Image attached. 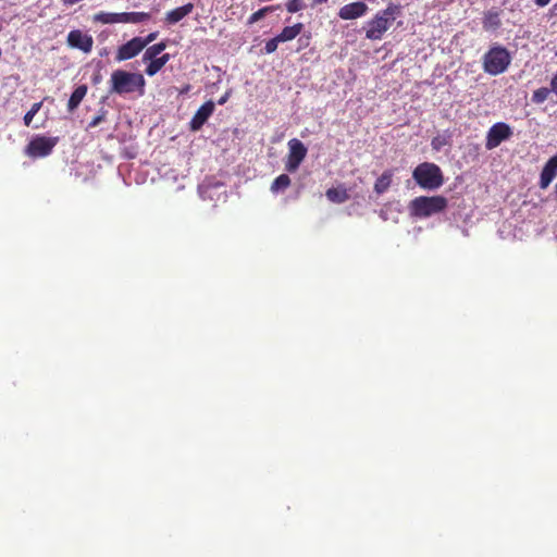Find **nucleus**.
<instances>
[{
  "label": "nucleus",
  "instance_id": "obj_20",
  "mask_svg": "<svg viewBox=\"0 0 557 557\" xmlns=\"http://www.w3.org/2000/svg\"><path fill=\"white\" fill-rule=\"evenodd\" d=\"M326 197L334 203H343L349 198L347 190L338 187L327 189Z\"/></svg>",
  "mask_w": 557,
  "mask_h": 557
},
{
  "label": "nucleus",
  "instance_id": "obj_23",
  "mask_svg": "<svg viewBox=\"0 0 557 557\" xmlns=\"http://www.w3.org/2000/svg\"><path fill=\"white\" fill-rule=\"evenodd\" d=\"M117 23H139V12L116 13Z\"/></svg>",
  "mask_w": 557,
  "mask_h": 557
},
{
  "label": "nucleus",
  "instance_id": "obj_26",
  "mask_svg": "<svg viewBox=\"0 0 557 557\" xmlns=\"http://www.w3.org/2000/svg\"><path fill=\"white\" fill-rule=\"evenodd\" d=\"M449 144V136L445 134H441L435 136L432 141L431 146L435 151H440L444 146Z\"/></svg>",
  "mask_w": 557,
  "mask_h": 557
},
{
  "label": "nucleus",
  "instance_id": "obj_24",
  "mask_svg": "<svg viewBox=\"0 0 557 557\" xmlns=\"http://www.w3.org/2000/svg\"><path fill=\"white\" fill-rule=\"evenodd\" d=\"M276 7H264L250 15L248 24L252 25L263 18L268 13L273 12Z\"/></svg>",
  "mask_w": 557,
  "mask_h": 557
},
{
  "label": "nucleus",
  "instance_id": "obj_13",
  "mask_svg": "<svg viewBox=\"0 0 557 557\" xmlns=\"http://www.w3.org/2000/svg\"><path fill=\"white\" fill-rule=\"evenodd\" d=\"M556 175H557V154L552 157L544 165L542 173H541L540 187L542 189L547 188Z\"/></svg>",
  "mask_w": 557,
  "mask_h": 557
},
{
  "label": "nucleus",
  "instance_id": "obj_7",
  "mask_svg": "<svg viewBox=\"0 0 557 557\" xmlns=\"http://www.w3.org/2000/svg\"><path fill=\"white\" fill-rule=\"evenodd\" d=\"M58 141L59 137L36 136L28 144L27 153L34 158H45L52 152Z\"/></svg>",
  "mask_w": 557,
  "mask_h": 557
},
{
  "label": "nucleus",
  "instance_id": "obj_22",
  "mask_svg": "<svg viewBox=\"0 0 557 557\" xmlns=\"http://www.w3.org/2000/svg\"><path fill=\"white\" fill-rule=\"evenodd\" d=\"M94 21L102 24H116L117 17L116 13L99 12L94 15Z\"/></svg>",
  "mask_w": 557,
  "mask_h": 557
},
{
  "label": "nucleus",
  "instance_id": "obj_38",
  "mask_svg": "<svg viewBox=\"0 0 557 557\" xmlns=\"http://www.w3.org/2000/svg\"><path fill=\"white\" fill-rule=\"evenodd\" d=\"M553 13L557 15V3L553 7Z\"/></svg>",
  "mask_w": 557,
  "mask_h": 557
},
{
  "label": "nucleus",
  "instance_id": "obj_6",
  "mask_svg": "<svg viewBox=\"0 0 557 557\" xmlns=\"http://www.w3.org/2000/svg\"><path fill=\"white\" fill-rule=\"evenodd\" d=\"M165 47V42H159L146 49L141 61L147 64L145 70L147 75L153 76L170 60V55L163 52Z\"/></svg>",
  "mask_w": 557,
  "mask_h": 557
},
{
  "label": "nucleus",
  "instance_id": "obj_3",
  "mask_svg": "<svg viewBox=\"0 0 557 557\" xmlns=\"http://www.w3.org/2000/svg\"><path fill=\"white\" fill-rule=\"evenodd\" d=\"M412 177L420 187L429 190H435L444 183L440 166L430 162L419 164L413 170Z\"/></svg>",
  "mask_w": 557,
  "mask_h": 557
},
{
  "label": "nucleus",
  "instance_id": "obj_1",
  "mask_svg": "<svg viewBox=\"0 0 557 557\" xmlns=\"http://www.w3.org/2000/svg\"><path fill=\"white\" fill-rule=\"evenodd\" d=\"M400 12V7L391 2L386 9L379 11L367 22L366 37L370 40H381Z\"/></svg>",
  "mask_w": 557,
  "mask_h": 557
},
{
  "label": "nucleus",
  "instance_id": "obj_34",
  "mask_svg": "<svg viewBox=\"0 0 557 557\" xmlns=\"http://www.w3.org/2000/svg\"><path fill=\"white\" fill-rule=\"evenodd\" d=\"M552 0H534V3L539 7V8H544L546 7Z\"/></svg>",
  "mask_w": 557,
  "mask_h": 557
},
{
  "label": "nucleus",
  "instance_id": "obj_29",
  "mask_svg": "<svg viewBox=\"0 0 557 557\" xmlns=\"http://www.w3.org/2000/svg\"><path fill=\"white\" fill-rule=\"evenodd\" d=\"M304 8L301 0H290L286 4V9L290 13H296Z\"/></svg>",
  "mask_w": 557,
  "mask_h": 557
},
{
  "label": "nucleus",
  "instance_id": "obj_21",
  "mask_svg": "<svg viewBox=\"0 0 557 557\" xmlns=\"http://www.w3.org/2000/svg\"><path fill=\"white\" fill-rule=\"evenodd\" d=\"M290 185V178L287 174H281L278 175L273 183L271 184L270 190L273 194H278L281 191H284L286 188H288Z\"/></svg>",
  "mask_w": 557,
  "mask_h": 557
},
{
  "label": "nucleus",
  "instance_id": "obj_2",
  "mask_svg": "<svg viewBox=\"0 0 557 557\" xmlns=\"http://www.w3.org/2000/svg\"><path fill=\"white\" fill-rule=\"evenodd\" d=\"M447 199L443 196H420L409 202V213L413 218L425 219L445 210Z\"/></svg>",
  "mask_w": 557,
  "mask_h": 557
},
{
  "label": "nucleus",
  "instance_id": "obj_31",
  "mask_svg": "<svg viewBox=\"0 0 557 557\" xmlns=\"http://www.w3.org/2000/svg\"><path fill=\"white\" fill-rule=\"evenodd\" d=\"M156 37H157V34H156V33H151V34H149V35L145 38V40H144V41L141 40V50H143V49H144L148 44H150L151 41H153V40L156 39Z\"/></svg>",
  "mask_w": 557,
  "mask_h": 557
},
{
  "label": "nucleus",
  "instance_id": "obj_40",
  "mask_svg": "<svg viewBox=\"0 0 557 557\" xmlns=\"http://www.w3.org/2000/svg\"><path fill=\"white\" fill-rule=\"evenodd\" d=\"M140 84H141V87H143V86H144V84H145V81H144V78H143V77H141Z\"/></svg>",
  "mask_w": 557,
  "mask_h": 557
},
{
  "label": "nucleus",
  "instance_id": "obj_25",
  "mask_svg": "<svg viewBox=\"0 0 557 557\" xmlns=\"http://www.w3.org/2000/svg\"><path fill=\"white\" fill-rule=\"evenodd\" d=\"M41 107H42V102L41 101L33 103L30 110L26 112V114L24 115V119H23L24 124L26 126H30L34 116L39 112Z\"/></svg>",
  "mask_w": 557,
  "mask_h": 557
},
{
  "label": "nucleus",
  "instance_id": "obj_30",
  "mask_svg": "<svg viewBox=\"0 0 557 557\" xmlns=\"http://www.w3.org/2000/svg\"><path fill=\"white\" fill-rule=\"evenodd\" d=\"M106 111L101 110L99 114H97L88 124V127L92 128L98 126L104 120Z\"/></svg>",
  "mask_w": 557,
  "mask_h": 557
},
{
  "label": "nucleus",
  "instance_id": "obj_11",
  "mask_svg": "<svg viewBox=\"0 0 557 557\" xmlns=\"http://www.w3.org/2000/svg\"><path fill=\"white\" fill-rule=\"evenodd\" d=\"M368 12V5L362 1H356L342 7L338 16L342 20H356L362 17Z\"/></svg>",
  "mask_w": 557,
  "mask_h": 557
},
{
  "label": "nucleus",
  "instance_id": "obj_17",
  "mask_svg": "<svg viewBox=\"0 0 557 557\" xmlns=\"http://www.w3.org/2000/svg\"><path fill=\"white\" fill-rule=\"evenodd\" d=\"M502 22L499 13L496 10H490L484 14L483 28L488 32L496 30L499 28Z\"/></svg>",
  "mask_w": 557,
  "mask_h": 557
},
{
  "label": "nucleus",
  "instance_id": "obj_5",
  "mask_svg": "<svg viewBox=\"0 0 557 557\" xmlns=\"http://www.w3.org/2000/svg\"><path fill=\"white\" fill-rule=\"evenodd\" d=\"M139 88V74L115 70L110 78V94L124 96Z\"/></svg>",
  "mask_w": 557,
  "mask_h": 557
},
{
  "label": "nucleus",
  "instance_id": "obj_18",
  "mask_svg": "<svg viewBox=\"0 0 557 557\" xmlns=\"http://www.w3.org/2000/svg\"><path fill=\"white\" fill-rule=\"evenodd\" d=\"M87 94V86L86 85H79L75 88V90L72 92L69 102H67V109L70 112H73L82 102L84 97Z\"/></svg>",
  "mask_w": 557,
  "mask_h": 557
},
{
  "label": "nucleus",
  "instance_id": "obj_33",
  "mask_svg": "<svg viewBox=\"0 0 557 557\" xmlns=\"http://www.w3.org/2000/svg\"><path fill=\"white\" fill-rule=\"evenodd\" d=\"M549 89H550L552 92H554L557 96V73L552 78L550 88Z\"/></svg>",
  "mask_w": 557,
  "mask_h": 557
},
{
  "label": "nucleus",
  "instance_id": "obj_14",
  "mask_svg": "<svg viewBox=\"0 0 557 557\" xmlns=\"http://www.w3.org/2000/svg\"><path fill=\"white\" fill-rule=\"evenodd\" d=\"M139 53V37H134L128 42L122 45L116 53V61H124L134 58Z\"/></svg>",
  "mask_w": 557,
  "mask_h": 557
},
{
  "label": "nucleus",
  "instance_id": "obj_19",
  "mask_svg": "<svg viewBox=\"0 0 557 557\" xmlns=\"http://www.w3.org/2000/svg\"><path fill=\"white\" fill-rule=\"evenodd\" d=\"M393 173L391 171H385L375 182L374 190L376 194L385 193L392 183Z\"/></svg>",
  "mask_w": 557,
  "mask_h": 557
},
{
  "label": "nucleus",
  "instance_id": "obj_16",
  "mask_svg": "<svg viewBox=\"0 0 557 557\" xmlns=\"http://www.w3.org/2000/svg\"><path fill=\"white\" fill-rule=\"evenodd\" d=\"M304 29V25L301 23H297L293 26H286L283 30L276 35L277 40L281 42H286L295 39Z\"/></svg>",
  "mask_w": 557,
  "mask_h": 557
},
{
  "label": "nucleus",
  "instance_id": "obj_12",
  "mask_svg": "<svg viewBox=\"0 0 557 557\" xmlns=\"http://www.w3.org/2000/svg\"><path fill=\"white\" fill-rule=\"evenodd\" d=\"M214 110V103L212 101H207L203 103L196 112L194 117L190 121V127L193 131H198L211 116Z\"/></svg>",
  "mask_w": 557,
  "mask_h": 557
},
{
  "label": "nucleus",
  "instance_id": "obj_32",
  "mask_svg": "<svg viewBox=\"0 0 557 557\" xmlns=\"http://www.w3.org/2000/svg\"><path fill=\"white\" fill-rule=\"evenodd\" d=\"M129 182L126 181V178H124V182L126 184H131L133 181L137 184L139 182V172L138 171H134V173H129Z\"/></svg>",
  "mask_w": 557,
  "mask_h": 557
},
{
  "label": "nucleus",
  "instance_id": "obj_35",
  "mask_svg": "<svg viewBox=\"0 0 557 557\" xmlns=\"http://www.w3.org/2000/svg\"><path fill=\"white\" fill-rule=\"evenodd\" d=\"M228 97H230V92H226L224 96H222V97L219 99L218 103H219V104H224V103L227 101Z\"/></svg>",
  "mask_w": 557,
  "mask_h": 557
},
{
  "label": "nucleus",
  "instance_id": "obj_10",
  "mask_svg": "<svg viewBox=\"0 0 557 557\" xmlns=\"http://www.w3.org/2000/svg\"><path fill=\"white\" fill-rule=\"evenodd\" d=\"M67 44L72 48L88 53L92 49L94 39L90 35L84 34L78 29L71 30L67 35Z\"/></svg>",
  "mask_w": 557,
  "mask_h": 557
},
{
  "label": "nucleus",
  "instance_id": "obj_28",
  "mask_svg": "<svg viewBox=\"0 0 557 557\" xmlns=\"http://www.w3.org/2000/svg\"><path fill=\"white\" fill-rule=\"evenodd\" d=\"M278 44H282V42L280 40H277V36L268 40L264 46L265 53H268V54L273 53L277 49Z\"/></svg>",
  "mask_w": 557,
  "mask_h": 557
},
{
  "label": "nucleus",
  "instance_id": "obj_37",
  "mask_svg": "<svg viewBox=\"0 0 557 557\" xmlns=\"http://www.w3.org/2000/svg\"><path fill=\"white\" fill-rule=\"evenodd\" d=\"M127 168H128V164H122L119 170H120V173H123L124 171H127Z\"/></svg>",
  "mask_w": 557,
  "mask_h": 557
},
{
  "label": "nucleus",
  "instance_id": "obj_9",
  "mask_svg": "<svg viewBox=\"0 0 557 557\" xmlns=\"http://www.w3.org/2000/svg\"><path fill=\"white\" fill-rule=\"evenodd\" d=\"M288 154L285 162V169L288 172H295L307 156L306 146L297 138L288 141Z\"/></svg>",
  "mask_w": 557,
  "mask_h": 557
},
{
  "label": "nucleus",
  "instance_id": "obj_39",
  "mask_svg": "<svg viewBox=\"0 0 557 557\" xmlns=\"http://www.w3.org/2000/svg\"><path fill=\"white\" fill-rule=\"evenodd\" d=\"M327 0H313L314 3H324L326 2Z\"/></svg>",
  "mask_w": 557,
  "mask_h": 557
},
{
  "label": "nucleus",
  "instance_id": "obj_36",
  "mask_svg": "<svg viewBox=\"0 0 557 557\" xmlns=\"http://www.w3.org/2000/svg\"><path fill=\"white\" fill-rule=\"evenodd\" d=\"M199 193H200L201 197H205V193H206V186L205 185H201L199 187Z\"/></svg>",
  "mask_w": 557,
  "mask_h": 557
},
{
  "label": "nucleus",
  "instance_id": "obj_8",
  "mask_svg": "<svg viewBox=\"0 0 557 557\" xmlns=\"http://www.w3.org/2000/svg\"><path fill=\"white\" fill-rule=\"evenodd\" d=\"M512 136L511 127L504 123L498 122L492 125L486 134L485 148L487 150L495 149L503 141L509 139Z\"/></svg>",
  "mask_w": 557,
  "mask_h": 557
},
{
  "label": "nucleus",
  "instance_id": "obj_15",
  "mask_svg": "<svg viewBox=\"0 0 557 557\" xmlns=\"http://www.w3.org/2000/svg\"><path fill=\"white\" fill-rule=\"evenodd\" d=\"M194 10L193 3H187L183 7L176 8L170 12L166 13L165 21L169 24H176L180 21H182L185 16L190 14Z\"/></svg>",
  "mask_w": 557,
  "mask_h": 557
},
{
  "label": "nucleus",
  "instance_id": "obj_27",
  "mask_svg": "<svg viewBox=\"0 0 557 557\" xmlns=\"http://www.w3.org/2000/svg\"><path fill=\"white\" fill-rule=\"evenodd\" d=\"M550 89L549 88H546V87H542V88H539L536 89L534 92H533V96H532V100L533 102L535 103H543L544 101L547 100L548 98V95L550 94Z\"/></svg>",
  "mask_w": 557,
  "mask_h": 557
},
{
  "label": "nucleus",
  "instance_id": "obj_4",
  "mask_svg": "<svg viewBox=\"0 0 557 557\" xmlns=\"http://www.w3.org/2000/svg\"><path fill=\"white\" fill-rule=\"evenodd\" d=\"M511 62L508 50L500 46H493L483 57V69L490 75L504 73Z\"/></svg>",
  "mask_w": 557,
  "mask_h": 557
}]
</instances>
